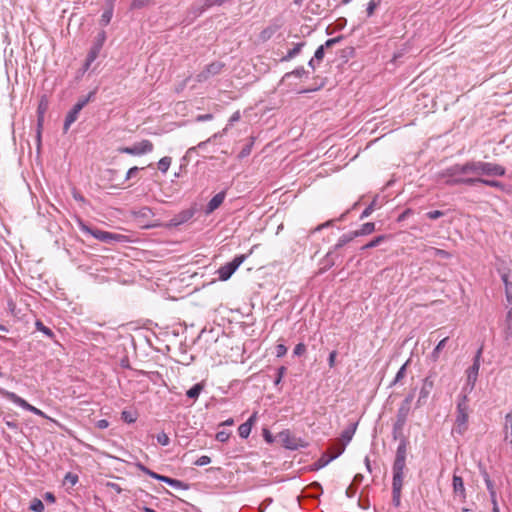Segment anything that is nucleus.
I'll return each mask as SVG.
<instances>
[{
  "instance_id": "obj_13",
  "label": "nucleus",
  "mask_w": 512,
  "mask_h": 512,
  "mask_svg": "<svg viewBox=\"0 0 512 512\" xmlns=\"http://www.w3.org/2000/svg\"><path fill=\"white\" fill-rule=\"evenodd\" d=\"M341 39L342 37L338 36L335 38L328 39L323 45H320L314 53V58L316 59L317 63H320L323 60L325 55V49L332 47L333 45L341 41Z\"/></svg>"
},
{
  "instance_id": "obj_56",
  "label": "nucleus",
  "mask_w": 512,
  "mask_h": 512,
  "mask_svg": "<svg viewBox=\"0 0 512 512\" xmlns=\"http://www.w3.org/2000/svg\"><path fill=\"white\" fill-rule=\"evenodd\" d=\"M441 176L446 180H463V175L450 176L446 174V170L442 172Z\"/></svg>"
},
{
  "instance_id": "obj_12",
  "label": "nucleus",
  "mask_w": 512,
  "mask_h": 512,
  "mask_svg": "<svg viewBox=\"0 0 512 512\" xmlns=\"http://www.w3.org/2000/svg\"><path fill=\"white\" fill-rule=\"evenodd\" d=\"M344 452V447H340L337 453L330 454L329 452H325L321 455V457L314 463L316 469H320L328 465L331 461L338 458Z\"/></svg>"
},
{
  "instance_id": "obj_6",
  "label": "nucleus",
  "mask_w": 512,
  "mask_h": 512,
  "mask_svg": "<svg viewBox=\"0 0 512 512\" xmlns=\"http://www.w3.org/2000/svg\"><path fill=\"white\" fill-rule=\"evenodd\" d=\"M0 394L3 395L5 398L16 404L17 406L23 408L24 410H27L29 412H32L35 415L46 417L44 412H42L40 409L32 406L29 404L26 400L15 394L14 392L7 391L3 388H0Z\"/></svg>"
},
{
  "instance_id": "obj_36",
  "label": "nucleus",
  "mask_w": 512,
  "mask_h": 512,
  "mask_svg": "<svg viewBox=\"0 0 512 512\" xmlns=\"http://www.w3.org/2000/svg\"><path fill=\"white\" fill-rule=\"evenodd\" d=\"M409 410H410V405L409 404H405L402 402L399 410H398V418L399 420H401L402 422H404L406 420V417L409 413Z\"/></svg>"
},
{
  "instance_id": "obj_31",
  "label": "nucleus",
  "mask_w": 512,
  "mask_h": 512,
  "mask_svg": "<svg viewBox=\"0 0 512 512\" xmlns=\"http://www.w3.org/2000/svg\"><path fill=\"white\" fill-rule=\"evenodd\" d=\"M36 329L42 332L46 337L53 339L55 337L54 332L46 327L41 321L37 320L35 323Z\"/></svg>"
},
{
  "instance_id": "obj_21",
  "label": "nucleus",
  "mask_w": 512,
  "mask_h": 512,
  "mask_svg": "<svg viewBox=\"0 0 512 512\" xmlns=\"http://www.w3.org/2000/svg\"><path fill=\"white\" fill-rule=\"evenodd\" d=\"M193 215H194L193 210H191V209L184 210L172 219V223H173V225L178 226V225L183 224V223L187 222L188 220H190L193 217Z\"/></svg>"
},
{
  "instance_id": "obj_49",
  "label": "nucleus",
  "mask_w": 512,
  "mask_h": 512,
  "mask_svg": "<svg viewBox=\"0 0 512 512\" xmlns=\"http://www.w3.org/2000/svg\"><path fill=\"white\" fill-rule=\"evenodd\" d=\"M378 4L379 3L377 1H375V0H370L368 2V5H367V15L368 16L373 15V13H374L375 9L377 8Z\"/></svg>"
},
{
  "instance_id": "obj_4",
  "label": "nucleus",
  "mask_w": 512,
  "mask_h": 512,
  "mask_svg": "<svg viewBox=\"0 0 512 512\" xmlns=\"http://www.w3.org/2000/svg\"><path fill=\"white\" fill-rule=\"evenodd\" d=\"M481 354L482 349H479L473 359V364L466 370V384L463 386L461 394L468 395L473 391L480 370Z\"/></svg>"
},
{
  "instance_id": "obj_61",
  "label": "nucleus",
  "mask_w": 512,
  "mask_h": 512,
  "mask_svg": "<svg viewBox=\"0 0 512 512\" xmlns=\"http://www.w3.org/2000/svg\"><path fill=\"white\" fill-rule=\"evenodd\" d=\"M107 486L113 489L116 493L120 494L122 492L121 487L117 483L109 482Z\"/></svg>"
},
{
  "instance_id": "obj_23",
  "label": "nucleus",
  "mask_w": 512,
  "mask_h": 512,
  "mask_svg": "<svg viewBox=\"0 0 512 512\" xmlns=\"http://www.w3.org/2000/svg\"><path fill=\"white\" fill-rule=\"evenodd\" d=\"M374 231H375V223L367 222V223H364L360 227V229L355 230L354 232L357 233V237H359V236L369 235Z\"/></svg>"
},
{
  "instance_id": "obj_64",
  "label": "nucleus",
  "mask_w": 512,
  "mask_h": 512,
  "mask_svg": "<svg viewBox=\"0 0 512 512\" xmlns=\"http://www.w3.org/2000/svg\"><path fill=\"white\" fill-rule=\"evenodd\" d=\"M506 322H507V324H508V327H509V328H511V327H512V309H510V310L507 312Z\"/></svg>"
},
{
  "instance_id": "obj_38",
  "label": "nucleus",
  "mask_w": 512,
  "mask_h": 512,
  "mask_svg": "<svg viewBox=\"0 0 512 512\" xmlns=\"http://www.w3.org/2000/svg\"><path fill=\"white\" fill-rule=\"evenodd\" d=\"M502 280L505 284V289H506V298L508 300L509 303H512V291L510 289V282L508 280V276L506 274H504L502 276Z\"/></svg>"
},
{
  "instance_id": "obj_34",
  "label": "nucleus",
  "mask_w": 512,
  "mask_h": 512,
  "mask_svg": "<svg viewBox=\"0 0 512 512\" xmlns=\"http://www.w3.org/2000/svg\"><path fill=\"white\" fill-rule=\"evenodd\" d=\"M29 508H30V510H32L34 512H43L44 504L40 499L33 498L30 502Z\"/></svg>"
},
{
  "instance_id": "obj_28",
  "label": "nucleus",
  "mask_w": 512,
  "mask_h": 512,
  "mask_svg": "<svg viewBox=\"0 0 512 512\" xmlns=\"http://www.w3.org/2000/svg\"><path fill=\"white\" fill-rule=\"evenodd\" d=\"M447 340H448V337H445L441 341H439V343L436 345V347L434 348V350L432 351V353L430 355V358L432 359V361L436 362L439 359L440 352L445 347Z\"/></svg>"
},
{
  "instance_id": "obj_14",
  "label": "nucleus",
  "mask_w": 512,
  "mask_h": 512,
  "mask_svg": "<svg viewBox=\"0 0 512 512\" xmlns=\"http://www.w3.org/2000/svg\"><path fill=\"white\" fill-rule=\"evenodd\" d=\"M453 492L461 501L466 499V489L462 477L453 475Z\"/></svg>"
},
{
  "instance_id": "obj_62",
  "label": "nucleus",
  "mask_w": 512,
  "mask_h": 512,
  "mask_svg": "<svg viewBox=\"0 0 512 512\" xmlns=\"http://www.w3.org/2000/svg\"><path fill=\"white\" fill-rule=\"evenodd\" d=\"M147 0H133L132 1V7L133 8H141L145 5V2Z\"/></svg>"
},
{
  "instance_id": "obj_41",
  "label": "nucleus",
  "mask_w": 512,
  "mask_h": 512,
  "mask_svg": "<svg viewBox=\"0 0 512 512\" xmlns=\"http://www.w3.org/2000/svg\"><path fill=\"white\" fill-rule=\"evenodd\" d=\"M157 442L162 446H167L170 443V438L165 432H160L157 434Z\"/></svg>"
},
{
  "instance_id": "obj_48",
  "label": "nucleus",
  "mask_w": 512,
  "mask_h": 512,
  "mask_svg": "<svg viewBox=\"0 0 512 512\" xmlns=\"http://www.w3.org/2000/svg\"><path fill=\"white\" fill-rule=\"evenodd\" d=\"M277 357H283L287 353V347L284 344H278L275 347Z\"/></svg>"
},
{
  "instance_id": "obj_1",
  "label": "nucleus",
  "mask_w": 512,
  "mask_h": 512,
  "mask_svg": "<svg viewBox=\"0 0 512 512\" xmlns=\"http://www.w3.org/2000/svg\"><path fill=\"white\" fill-rule=\"evenodd\" d=\"M506 170L503 166L491 162L469 161L465 164H456L446 169V174L455 175H481L487 176H504Z\"/></svg>"
},
{
  "instance_id": "obj_2",
  "label": "nucleus",
  "mask_w": 512,
  "mask_h": 512,
  "mask_svg": "<svg viewBox=\"0 0 512 512\" xmlns=\"http://www.w3.org/2000/svg\"><path fill=\"white\" fill-rule=\"evenodd\" d=\"M79 229L87 235H91L95 239L103 242V243H113V242H124L126 240V236L122 234L112 233L108 231H103L97 228H92L88 226L84 221L78 220Z\"/></svg>"
},
{
  "instance_id": "obj_47",
  "label": "nucleus",
  "mask_w": 512,
  "mask_h": 512,
  "mask_svg": "<svg viewBox=\"0 0 512 512\" xmlns=\"http://www.w3.org/2000/svg\"><path fill=\"white\" fill-rule=\"evenodd\" d=\"M65 481L74 486L78 482V476L69 472L65 475Z\"/></svg>"
},
{
  "instance_id": "obj_16",
  "label": "nucleus",
  "mask_w": 512,
  "mask_h": 512,
  "mask_svg": "<svg viewBox=\"0 0 512 512\" xmlns=\"http://www.w3.org/2000/svg\"><path fill=\"white\" fill-rule=\"evenodd\" d=\"M225 196H226V194L224 191L219 192L215 196H213V198L209 201V203L206 207V213L210 214L213 211H215L217 208H219L220 205L223 203Z\"/></svg>"
},
{
  "instance_id": "obj_11",
  "label": "nucleus",
  "mask_w": 512,
  "mask_h": 512,
  "mask_svg": "<svg viewBox=\"0 0 512 512\" xmlns=\"http://www.w3.org/2000/svg\"><path fill=\"white\" fill-rule=\"evenodd\" d=\"M357 237V233H355L354 231H351L349 233H346V234H343L337 241V243L334 245L333 249L330 250L327 254H326V257H325V261L327 263V265L329 266H332L335 264V261H336V255H335V252L342 248L344 245L348 244L349 242H351L353 239H355Z\"/></svg>"
},
{
  "instance_id": "obj_8",
  "label": "nucleus",
  "mask_w": 512,
  "mask_h": 512,
  "mask_svg": "<svg viewBox=\"0 0 512 512\" xmlns=\"http://www.w3.org/2000/svg\"><path fill=\"white\" fill-rule=\"evenodd\" d=\"M225 64L221 61H214L206 65L201 72L195 76V80L199 83L206 82L210 78L219 75L224 69Z\"/></svg>"
},
{
  "instance_id": "obj_44",
  "label": "nucleus",
  "mask_w": 512,
  "mask_h": 512,
  "mask_svg": "<svg viewBox=\"0 0 512 512\" xmlns=\"http://www.w3.org/2000/svg\"><path fill=\"white\" fill-rule=\"evenodd\" d=\"M286 371H287V369L284 366H281V367L278 368V370H277V377L274 380V384L275 385H278L281 382V380H282L283 376L285 375Z\"/></svg>"
},
{
  "instance_id": "obj_22",
  "label": "nucleus",
  "mask_w": 512,
  "mask_h": 512,
  "mask_svg": "<svg viewBox=\"0 0 512 512\" xmlns=\"http://www.w3.org/2000/svg\"><path fill=\"white\" fill-rule=\"evenodd\" d=\"M305 45L304 42L297 43L292 49H290L285 56L281 58L282 62H287L293 59L295 56H297L300 52L303 46Z\"/></svg>"
},
{
  "instance_id": "obj_58",
  "label": "nucleus",
  "mask_w": 512,
  "mask_h": 512,
  "mask_svg": "<svg viewBox=\"0 0 512 512\" xmlns=\"http://www.w3.org/2000/svg\"><path fill=\"white\" fill-rule=\"evenodd\" d=\"M139 171V168L134 166L132 168H130L128 171H127V174H126V180L132 178L135 176V174Z\"/></svg>"
},
{
  "instance_id": "obj_5",
  "label": "nucleus",
  "mask_w": 512,
  "mask_h": 512,
  "mask_svg": "<svg viewBox=\"0 0 512 512\" xmlns=\"http://www.w3.org/2000/svg\"><path fill=\"white\" fill-rule=\"evenodd\" d=\"M406 467V445L400 444L396 451V457L393 463V480L392 482L403 483L404 470Z\"/></svg>"
},
{
  "instance_id": "obj_52",
  "label": "nucleus",
  "mask_w": 512,
  "mask_h": 512,
  "mask_svg": "<svg viewBox=\"0 0 512 512\" xmlns=\"http://www.w3.org/2000/svg\"><path fill=\"white\" fill-rule=\"evenodd\" d=\"M426 215L429 219L435 220V219L442 217L444 215V213L440 210H434V211H429Z\"/></svg>"
},
{
  "instance_id": "obj_55",
  "label": "nucleus",
  "mask_w": 512,
  "mask_h": 512,
  "mask_svg": "<svg viewBox=\"0 0 512 512\" xmlns=\"http://www.w3.org/2000/svg\"><path fill=\"white\" fill-rule=\"evenodd\" d=\"M346 496L348 498H353L356 494V488H355V485L351 484L347 489H346Z\"/></svg>"
},
{
  "instance_id": "obj_46",
  "label": "nucleus",
  "mask_w": 512,
  "mask_h": 512,
  "mask_svg": "<svg viewBox=\"0 0 512 512\" xmlns=\"http://www.w3.org/2000/svg\"><path fill=\"white\" fill-rule=\"evenodd\" d=\"M210 462H211V458L209 456L203 455L195 461V465L205 466V465H208Z\"/></svg>"
},
{
  "instance_id": "obj_33",
  "label": "nucleus",
  "mask_w": 512,
  "mask_h": 512,
  "mask_svg": "<svg viewBox=\"0 0 512 512\" xmlns=\"http://www.w3.org/2000/svg\"><path fill=\"white\" fill-rule=\"evenodd\" d=\"M172 159L171 157L165 156L161 158L158 162V168L162 173H166L171 165Z\"/></svg>"
},
{
  "instance_id": "obj_37",
  "label": "nucleus",
  "mask_w": 512,
  "mask_h": 512,
  "mask_svg": "<svg viewBox=\"0 0 512 512\" xmlns=\"http://www.w3.org/2000/svg\"><path fill=\"white\" fill-rule=\"evenodd\" d=\"M159 481L161 482H164V483H167L168 485L174 487V488H179L182 486V482L177 480V479H173V478H170V477H167V476H163L161 478H159Z\"/></svg>"
},
{
  "instance_id": "obj_25",
  "label": "nucleus",
  "mask_w": 512,
  "mask_h": 512,
  "mask_svg": "<svg viewBox=\"0 0 512 512\" xmlns=\"http://www.w3.org/2000/svg\"><path fill=\"white\" fill-rule=\"evenodd\" d=\"M426 252L432 257H440L444 259H448L451 257V254L443 249H438L434 247H429Z\"/></svg>"
},
{
  "instance_id": "obj_43",
  "label": "nucleus",
  "mask_w": 512,
  "mask_h": 512,
  "mask_svg": "<svg viewBox=\"0 0 512 512\" xmlns=\"http://www.w3.org/2000/svg\"><path fill=\"white\" fill-rule=\"evenodd\" d=\"M221 134L215 133L212 137L208 138L206 141H202L197 145V148H203L207 143L211 142L215 138H219ZM196 150V147H191L188 149V153H191Z\"/></svg>"
},
{
  "instance_id": "obj_17",
  "label": "nucleus",
  "mask_w": 512,
  "mask_h": 512,
  "mask_svg": "<svg viewBox=\"0 0 512 512\" xmlns=\"http://www.w3.org/2000/svg\"><path fill=\"white\" fill-rule=\"evenodd\" d=\"M504 441L512 447V409L505 416Z\"/></svg>"
},
{
  "instance_id": "obj_20",
  "label": "nucleus",
  "mask_w": 512,
  "mask_h": 512,
  "mask_svg": "<svg viewBox=\"0 0 512 512\" xmlns=\"http://www.w3.org/2000/svg\"><path fill=\"white\" fill-rule=\"evenodd\" d=\"M403 483L392 482V503L395 507L401 505V490Z\"/></svg>"
},
{
  "instance_id": "obj_35",
  "label": "nucleus",
  "mask_w": 512,
  "mask_h": 512,
  "mask_svg": "<svg viewBox=\"0 0 512 512\" xmlns=\"http://www.w3.org/2000/svg\"><path fill=\"white\" fill-rule=\"evenodd\" d=\"M409 361L410 360H407L401 367L400 369L398 370L396 376H395V379L393 381V384H396L398 382H400L406 375V369H407V366L409 364Z\"/></svg>"
},
{
  "instance_id": "obj_15",
  "label": "nucleus",
  "mask_w": 512,
  "mask_h": 512,
  "mask_svg": "<svg viewBox=\"0 0 512 512\" xmlns=\"http://www.w3.org/2000/svg\"><path fill=\"white\" fill-rule=\"evenodd\" d=\"M357 422L351 423L349 427H347L342 433H341V444L340 447L346 448V445L352 440L356 429H357Z\"/></svg>"
},
{
  "instance_id": "obj_63",
  "label": "nucleus",
  "mask_w": 512,
  "mask_h": 512,
  "mask_svg": "<svg viewBox=\"0 0 512 512\" xmlns=\"http://www.w3.org/2000/svg\"><path fill=\"white\" fill-rule=\"evenodd\" d=\"M44 499L46 501L50 502V503H54L55 502V496L51 492L45 493Z\"/></svg>"
},
{
  "instance_id": "obj_57",
  "label": "nucleus",
  "mask_w": 512,
  "mask_h": 512,
  "mask_svg": "<svg viewBox=\"0 0 512 512\" xmlns=\"http://www.w3.org/2000/svg\"><path fill=\"white\" fill-rule=\"evenodd\" d=\"M212 118H213L212 114H202V115H198L196 117V121L197 122H203V121L211 120Z\"/></svg>"
},
{
  "instance_id": "obj_27",
  "label": "nucleus",
  "mask_w": 512,
  "mask_h": 512,
  "mask_svg": "<svg viewBox=\"0 0 512 512\" xmlns=\"http://www.w3.org/2000/svg\"><path fill=\"white\" fill-rule=\"evenodd\" d=\"M79 113L71 109L66 115L64 122V131L67 132L70 126L77 120Z\"/></svg>"
},
{
  "instance_id": "obj_45",
  "label": "nucleus",
  "mask_w": 512,
  "mask_h": 512,
  "mask_svg": "<svg viewBox=\"0 0 512 512\" xmlns=\"http://www.w3.org/2000/svg\"><path fill=\"white\" fill-rule=\"evenodd\" d=\"M306 352V346L304 343H298L294 348V355L295 356H301Z\"/></svg>"
},
{
  "instance_id": "obj_40",
  "label": "nucleus",
  "mask_w": 512,
  "mask_h": 512,
  "mask_svg": "<svg viewBox=\"0 0 512 512\" xmlns=\"http://www.w3.org/2000/svg\"><path fill=\"white\" fill-rule=\"evenodd\" d=\"M291 75H293L297 78H301V77L307 75V71L303 67H298L295 70H293L292 72L286 73L284 77L287 78V77H290Z\"/></svg>"
},
{
  "instance_id": "obj_32",
  "label": "nucleus",
  "mask_w": 512,
  "mask_h": 512,
  "mask_svg": "<svg viewBox=\"0 0 512 512\" xmlns=\"http://www.w3.org/2000/svg\"><path fill=\"white\" fill-rule=\"evenodd\" d=\"M251 422H245V423H242L239 427H238V433H239V436L241 438H248L250 433H251Z\"/></svg>"
},
{
  "instance_id": "obj_9",
  "label": "nucleus",
  "mask_w": 512,
  "mask_h": 512,
  "mask_svg": "<svg viewBox=\"0 0 512 512\" xmlns=\"http://www.w3.org/2000/svg\"><path fill=\"white\" fill-rule=\"evenodd\" d=\"M246 256H236L231 262L226 263L217 270L218 278L221 281H227L238 267L244 262Z\"/></svg>"
},
{
  "instance_id": "obj_42",
  "label": "nucleus",
  "mask_w": 512,
  "mask_h": 512,
  "mask_svg": "<svg viewBox=\"0 0 512 512\" xmlns=\"http://www.w3.org/2000/svg\"><path fill=\"white\" fill-rule=\"evenodd\" d=\"M375 205H376V199H374L371 202V204L364 209V211L362 212V214L360 216V219H364V218H367L368 216H370L375 209Z\"/></svg>"
},
{
  "instance_id": "obj_29",
  "label": "nucleus",
  "mask_w": 512,
  "mask_h": 512,
  "mask_svg": "<svg viewBox=\"0 0 512 512\" xmlns=\"http://www.w3.org/2000/svg\"><path fill=\"white\" fill-rule=\"evenodd\" d=\"M94 92H90L86 97H83L77 101V103L73 106V110L80 113V111L88 104V102L93 97Z\"/></svg>"
},
{
  "instance_id": "obj_10",
  "label": "nucleus",
  "mask_w": 512,
  "mask_h": 512,
  "mask_svg": "<svg viewBox=\"0 0 512 512\" xmlns=\"http://www.w3.org/2000/svg\"><path fill=\"white\" fill-rule=\"evenodd\" d=\"M153 148V143L150 140L145 139L138 143H135L131 147H121L118 149V151L124 154L139 156L152 152Z\"/></svg>"
},
{
  "instance_id": "obj_60",
  "label": "nucleus",
  "mask_w": 512,
  "mask_h": 512,
  "mask_svg": "<svg viewBox=\"0 0 512 512\" xmlns=\"http://www.w3.org/2000/svg\"><path fill=\"white\" fill-rule=\"evenodd\" d=\"M96 426L99 429H105L109 426V422L106 419H101L97 421Z\"/></svg>"
},
{
  "instance_id": "obj_7",
  "label": "nucleus",
  "mask_w": 512,
  "mask_h": 512,
  "mask_svg": "<svg viewBox=\"0 0 512 512\" xmlns=\"http://www.w3.org/2000/svg\"><path fill=\"white\" fill-rule=\"evenodd\" d=\"M435 376V372H429V374L423 379L422 386L419 391V396L416 401L417 408L426 404L428 397L434 388Z\"/></svg>"
},
{
  "instance_id": "obj_53",
  "label": "nucleus",
  "mask_w": 512,
  "mask_h": 512,
  "mask_svg": "<svg viewBox=\"0 0 512 512\" xmlns=\"http://www.w3.org/2000/svg\"><path fill=\"white\" fill-rule=\"evenodd\" d=\"M112 18V11H105L101 16V22L103 25H107Z\"/></svg>"
},
{
  "instance_id": "obj_51",
  "label": "nucleus",
  "mask_w": 512,
  "mask_h": 512,
  "mask_svg": "<svg viewBox=\"0 0 512 512\" xmlns=\"http://www.w3.org/2000/svg\"><path fill=\"white\" fill-rule=\"evenodd\" d=\"M122 419L127 423H134L136 418L128 411L122 412Z\"/></svg>"
},
{
  "instance_id": "obj_19",
  "label": "nucleus",
  "mask_w": 512,
  "mask_h": 512,
  "mask_svg": "<svg viewBox=\"0 0 512 512\" xmlns=\"http://www.w3.org/2000/svg\"><path fill=\"white\" fill-rule=\"evenodd\" d=\"M104 40H105V34L103 32V33L99 34L97 42L93 45V47L90 49V51L88 53V54H90V61L96 60V58L98 57L100 50L103 46Z\"/></svg>"
},
{
  "instance_id": "obj_30",
  "label": "nucleus",
  "mask_w": 512,
  "mask_h": 512,
  "mask_svg": "<svg viewBox=\"0 0 512 512\" xmlns=\"http://www.w3.org/2000/svg\"><path fill=\"white\" fill-rule=\"evenodd\" d=\"M203 388L204 386L202 383H197L186 392V395L191 399H196L202 392Z\"/></svg>"
},
{
  "instance_id": "obj_54",
  "label": "nucleus",
  "mask_w": 512,
  "mask_h": 512,
  "mask_svg": "<svg viewBox=\"0 0 512 512\" xmlns=\"http://www.w3.org/2000/svg\"><path fill=\"white\" fill-rule=\"evenodd\" d=\"M337 352L334 350L329 354L328 357V365L330 368H333L335 366Z\"/></svg>"
},
{
  "instance_id": "obj_39",
  "label": "nucleus",
  "mask_w": 512,
  "mask_h": 512,
  "mask_svg": "<svg viewBox=\"0 0 512 512\" xmlns=\"http://www.w3.org/2000/svg\"><path fill=\"white\" fill-rule=\"evenodd\" d=\"M482 184L486 185V186H490V187H495V188H498L501 190L504 189V184L502 182L496 181V180H489V179L482 178Z\"/></svg>"
},
{
  "instance_id": "obj_3",
  "label": "nucleus",
  "mask_w": 512,
  "mask_h": 512,
  "mask_svg": "<svg viewBox=\"0 0 512 512\" xmlns=\"http://www.w3.org/2000/svg\"><path fill=\"white\" fill-rule=\"evenodd\" d=\"M469 398L467 394L459 396L456 408L455 431L462 435L467 430L469 418Z\"/></svg>"
},
{
  "instance_id": "obj_26",
  "label": "nucleus",
  "mask_w": 512,
  "mask_h": 512,
  "mask_svg": "<svg viewBox=\"0 0 512 512\" xmlns=\"http://www.w3.org/2000/svg\"><path fill=\"white\" fill-rule=\"evenodd\" d=\"M387 238H388V236H386V235H379V236L375 237L373 240L369 241L367 244L363 245L360 248V250L364 251L366 249L377 247L382 242H384Z\"/></svg>"
},
{
  "instance_id": "obj_24",
  "label": "nucleus",
  "mask_w": 512,
  "mask_h": 512,
  "mask_svg": "<svg viewBox=\"0 0 512 512\" xmlns=\"http://www.w3.org/2000/svg\"><path fill=\"white\" fill-rule=\"evenodd\" d=\"M483 477H484V481H485L487 490H488L489 495H490V499L491 500H497V494H496V491L494 489V484H493L492 480L490 479V477H489V475H488V473L486 471L483 472Z\"/></svg>"
},
{
  "instance_id": "obj_59",
  "label": "nucleus",
  "mask_w": 512,
  "mask_h": 512,
  "mask_svg": "<svg viewBox=\"0 0 512 512\" xmlns=\"http://www.w3.org/2000/svg\"><path fill=\"white\" fill-rule=\"evenodd\" d=\"M240 117H241V115H240L239 111L234 112L229 119V125H232L234 122L239 121Z\"/></svg>"
},
{
  "instance_id": "obj_50",
  "label": "nucleus",
  "mask_w": 512,
  "mask_h": 512,
  "mask_svg": "<svg viewBox=\"0 0 512 512\" xmlns=\"http://www.w3.org/2000/svg\"><path fill=\"white\" fill-rule=\"evenodd\" d=\"M229 437H230V434L226 431H219L216 434V439L219 442H226L229 439Z\"/></svg>"
},
{
  "instance_id": "obj_18",
  "label": "nucleus",
  "mask_w": 512,
  "mask_h": 512,
  "mask_svg": "<svg viewBox=\"0 0 512 512\" xmlns=\"http://www.w3.org/2000/svg\"><path fill=\"white\" fill-rule=\"evenodd\" d=\"M445 183L448 185L465 184L473 186L476 184H482V178L474 175V177H463V180H445Z\"/></svg>"
}]
</instances>
